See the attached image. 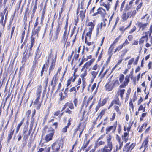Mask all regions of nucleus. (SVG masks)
Wrapping results in <instances>:
<instances>
[{
  "instance_id": "1",
  "label": "nucleus",
  "mask_w": 152,
  "mask_h": 152,
  "mask_svg": "<svg viewBox=\"0 0 152 152\" xmlns=\"http://www.w3.org/2000/svg\"><path fill=\"white\" fill-rule=\"evenodd\" d=\"M112 137L108 135L106 137L107 145H105L102 149V152H111L113 149V144L111 142Z\"/></svg>"
},
{
  "instance_id": "2",
  "label": "nucleus",
  "mask_w": 152,
  "mask_h": 152,
  "mask_svg": "<svg viewBox=\"0 0 152 152\" xmlns=\"http://www.w3.org/2000/svg\"><path fill=\"white\" fill-rule=\"evenodd\" d=\"M41 90L40 88H39L37 92V98L34 102V104L37 105V108L38 109H39L41 106L42 100L40 99V94Z\"/></svg>"
},
{
  "instance_id": "3",
  "label": "nucleus",
  "mask_w": 152,
  "mask_h": 152,
  "mask_svg": "<svg viewBox=\"0 0 152 152\" xmlns=\"http://www.w3.org/2000/svg\"><path fill=\"white\" fill-rule=\"evenodd\" d=\"M63 142L62 141H60L58 142H56L51 145V148L53 150L52 152H57L61 146L62 147Z\"/></svg>"
},
{
  "instance_id": "4",
  "label": "nucleus",
  "mask_w": 152,
  "mask_h": 152,
  "mask_svg": "<svg viewBox=\"0 0 152 152\" xmlns=\"http://www.w3.org/2000/svg\"><path fill=\"white\" fill-rule=\"evenodd\" d=\"M130 142L127 143L123 148V151L125 152H131V151L133 149L135 145L133 143L129 145Z\"/></svg>"
},
{
  "instance_id": "5",
  "label": "nucleus",
  "mask_w": 152,
  "mask_h": 152,
  "mask_svg": "<svg viewBox=\"0 0 152 152\" xmlns=\"http://www.w3.org/2000/svg\"><path fill=\"white\" fill-rule=\"evenodd\" d=\"M97 12L94 13L92 16H95L99 14L102 17H104L106 14L105 10L102 7L99 8L97 10Z\"/></svg>"
},
{
  "instance_id": "6",
  "label": "nucleus",
  "mask_w": 152,
  "mask_h": 152,
  "mask_svg": "<svg viewBox=\"0 0 152 152\" xmlns=\"http://www.w3.org/2000/svg\"><path fill=\"white\" fill-rule=\"evenodd\" d=\"M56 54H55L54 55L53 54H50V58L51 59L52 61V63L51 65L49 68V73L50 72V71L53 70V64L54 63H55L56 59Z\"/></svg>"
},
{
  "instance_id": "7",
  "label": "nucleus",
  "mask_w": 152,
  "mask_h": 152,
  "mask_svg": "<svg viewBox=\"0 0 152 152\" xmlns=\"http://www.w3.org/2000/svg\"><path fill=\"white\" fill-rule=\"evenodd\" d=\"M54 130L53 128H50L48 130V141L52 140L54 134Z\"/></svg>"
},
{
  "instance_id": "8",
  "label": "nucleus",
  "mask_w": 152,
  "mask_h": 152,
  "mask_svg": "<svg viewBox=\"0 0 152 152\" xmlns=\"http://www.w3.org/2000/svg\"><path fill=\"white\" fill-rule=\"evenodd\" d=\"M114 88V87L112 83H111L110 81L107 83L105 86V88L106 90L108 91H111Z\"/></svg>"
},
{
  "instance_id": "9",
  "label": "nucleus",
  "mask_w": 152,
  "mask_h": 152,
  "mask_svg": "<svg viewBox=\"0 0 152 152\" xmlns=\"http://www.w3.org/2000/svg\"><path fill=\"white\" fill-rule=\"evenodd\" d=\"M99 70H98L96 71H92L91 72V82L92 83L94 81V79L96 78L97 75Z\"/></svg>"
},
{
  "instance_id": "10",
  "label": "nucleus",
  "mask_w": 152,
  "mask_h": 152,
  "mask_svg": "<svg viewBox=\"0 0 152 152\" xmlns=\"http://www.w3.org/2000/svg\"><path fill=\"white\" fill-rule=\"evenodd\" d=\"M40 30V28L39 26L37 27L34 28V29L32 31V36L36 35L38 36V33Z\"/></svg>"
},
{
  "instance_id": "11",
  "label": "nucleus",
  "mask_w": 152,
  "mask_h": 152,
  "mask_svg": "<svg viewBox=\"0 0 152 152\" xmlns=\"http://www.w3.org/2000/svg\"><path fill=\"white\" fill-rule=\"evenodd\" d=\"M136 25H137L139 27L140 29V28H142V30H143V29L145 28L147 25V23H143L142 22H137L136 23Z\"/></svg>"
},
{
  "instance_id": "12",
  "label": "nucleus",
  "mask_w": 152,
  "mask_h": 152,
  "mask_svg": "<svg viewBox=\"0 0 152 152\" xmlns=\"http://www.w3.org/2000/svg\"><path fill=\"white\" fill-rule=\"evenodd\" d=\"M100 5L102 6L105 7L107 11H109L110 9L109 4L108 1L107 2H101Z\"/></svg>"
},
{
  "instance_id": "13",
  "label": "nucleus",
  "mask_w": 152,
  "mask_h": 152,
  "mask_svg": "<svg viewBox=\"0 0 152 152\" xmlns=\"http://www.w3.org/2000/svg\"><path fill=\"white\" fill-rule=\"evenodd\" d=\"M148 138H147L145 139V140L144 141L142 144V146L140 147V149L142 148L143 147H144L145 148L144 150H145L146 148L148 147Z\"/></svg>"
},
{
  "instance_id": "14",
  "label": "nucleus",
  "mask_w": 152,
  "mask_h": 152,
  "mask_svg": "<svg viewBox=\"0 0 152 152\" xmlns=\"http://www.w3.org/2000/svg\"><path fill=\"white\" fill-rule=\"evenodd\" d=\"M39 47H38L37 50L36 52V56L35 58V59H37L40 58L41 55V52L39 50Z\"/></svg>"
},
{
  "instance_id": "15",
  "label": "nucleus",
  "mask_w": 152,
  "mask_h": 152,
  "mask_svg": "<svg viewBox=\"0 0 152 152\" xmlns=\"http://www.w3.org/2000/svg\"><path fill=\"white\" fill-rule=\"evenodd\" d=\"M116 126H111L107 128L106 129V134H107L108 132H110L112 130H113V132L115 130Z\"/></svg>"
},
{
  "instance_id": "16",
  "label": "nucleus",
  "mask_w": 152,
  "mask_h": 152,
  "mask_svg": "<svg viewBox=\"0 0 152 152\" xmlns=\"http://www.w3.org/2000/svg\"><path fill=\"white\" fill-rule=\"evenodd\" d=\"M116 98L113 101V102L114 104L118 105L119 106H120L121 105V104L120 103L118 97V96H116Z\"/></svg>"
},
{
  "instance_id": "17",
  "label": "nucleus",
  "mask_w": 152,
  "mask_h": 152,
  "mask_svg": "<svg viewBox=\"0 0 152 152\" xmlns=\"http://www.w3.org/2000/svg\"><path fill=\"white\" fill-rule=\"evenodd\" d=\"M94 26L95 24L94 23L91 22L88 23L87 25V26H90L89 28V30L92 31L94 28Z\"/></svg>"
},
{
  "instance_id": "18",
  "label": "nucleus",
  "mask_w": 152,
  "mask_h": 152,
  "mask_svg": "<svg viewBox=\"0 0 152 152\" xmlns=\"http://www.w3.org/2000/svg\"><path fill=\"white\" fill-rule=\"evenodd\" d=\"M107 101V99L105 98L103 99L102 101H101L100 100L99 101L98 103L100 106H102L106 104Z\"/></svg>"
},
{
  "instance_id": "19",
  "label": "nucleus",
  "mask_w": 152,
  "mask_h": 152,
  "mask_svg": "<svg viewBox=\"0 0 152 152\" xmlns=\"http://www.w3.org/2000/svg\"><path fill=\"white\" fill-rule=\"evenodd\" d=\"M113 50V48H109V49L108 53L109 55V57L107 59V60L108 61H110L111 58L112 56V52Z\"/></svg>"
},
{
  "instance_id": "20",
  "label": "nucleus",
  "mask_w": 152,
  "mask_h": 152,
  "mask_svg": "<svg viewBox=\"0 0 152 152\" xmlns=\"http://www.w3.org/2000/svg\"><path fill=\"white\" fill-rule=\"evenodd\" d=\"M86 9H85L84 11H81L80 12L79 15H80L82 20L85 17Z\"/></svg>"
},
{
  "instance_id": "21",
  "label": "nucleus",
  "mask_w": 152,
  "mask_h": 152,
  "mask_svg": "<svg viewBox=\"0 0 152 152\" xmlns=\"http://www.w3.org/2000/svg\"><path fill=\"white\" fill-rule=\"evenodd\" d=\"M105 113V111L104 110H102V111L100 112V113L99 114L98 117L96 118L95 121L98 120V118H99V119H101L102 117V116L104 115Z\"/></svg>"
},
{
  "instance_id": "22",
  "label": "nucleus",
  "mask_w": 152,
  "mask_h": 152,
  "mask_svg": "<svg viewBox=\"0 0 152 152\" xmlns=\"http://www.w3.org/2000/svg\"><path fill=\"white\" fill-rule=\"evenodd\" d=\"M130 76V75H126L125 78V80L123 82L127 86L129 81Z\"/></svg>"
},
{
  "instance_id": "23",
  "label": "nucleus",
  "mask_w": 152,
  "mask_h": 152,
  "mask_svg": "<svg viewBox=\"0 0 152 152\" xmlns=\"http://www.w3.org/2000/svg\"><path fill=\"white\" fill-rule=\"evenodd\" d=\"M118 144H117L116 146V149L118 150H120L121 149L123 146V142H118Z\"/></svg>"
},
{
  "instance_id": "24",
  "label": "nucleus",
  "mask_w": 152,
  "mask_h": 152,
  "mask_svg": "<svg viewBox=\"0 0 152 152\" xmlns=\"http://www.w3.org/2000/svg\"><path fill=\"white\" fill-rule=\"evenodd\" d=\"M102 26V23L101 22L100 25H98L96 29V35L97 36L99 35V29H101Z\"/></svg>"
},
{
  "instance_id": "25",
  "label": "nucleus",
  "mask_w": 152,
  "mask_h": 152,
  "mask_svg": "<svg viewBox=\"0 0 152 152\" xmlns=\"http://www.w3.org/2000/svg\"><path fill=\"white\" fill-rule=\"evenodd\" d=\"M134 61V58H132L129 60L127 66L128 69H129L131 67V65Z\"/></svg>"
},
{
  "instance_id": "26",
  "label": "nucleus",
  "mask_w": 152,
  "mask_h": 152,
  "mask_svg": "<svg viewBox=\"0 0 152 152\" xmlns=\"http://www.w3.org/2000/svg\"><path fill=\"white\" fill-rule=\"evenodd\" d=\"M86 83L85 81H83L82 83V88L80 90V91L81 93H83V92L84 89L86 86Z\"/></svg>"
},
{
  "instance_id": "27",
  "label": "nucleus",
  "mask_w": 152,
  "mask_h": 152,
  "mask_svg": "<svg viewBox=\"0 0 152 152\" xmlns=\"http://www.w3.org/2000/svg\"><path fill=\"white\" fill-rule=\"evenodd\" d=\"M112 83L114 87L117 86L119 85V81L118 80H114Z\"/></svg>"
},
{
  "instance_id": "28",
  "label": "nucleus",
  "mask_w": 152,
  "mask_h": 152,
  "mask_svg": "<svg viewBox=\"0 0 152 152\" xmlns=\"http://www.w3.org/2000/svg\"><path fill=\"white\" fill-rule=\"evenodd\" d=\"M14 132V130H11L9 132L8 135V140H10L12 138Z\"/></svg>"
},
{
  "instance_id": "29",
  "label": "nucleus",
  "mask_w": 152,
  "mask_h": 152,
  "mask_svg": "<svg viewBox=\"0 0 152 152\" xmlns=\"http://www.w3.org/2000/svg\"><path fill=\"white\" fill-rule=\"evenodd\" d=\"M120 37V36H119V37H118L116 38L115 39L113 43L112 44H111V45H110V48H113V49L114 47H113V46L114 45V44L115 43H116V42H118V40L119 39Z\"/></svg>"
},
{
  "instance_id": "30",
  "label": "nucleus",
  "mask_w": 152,
  "mask_h": 152,
  "mask_svg": "<svg viewBox=\"0 0 152 152\" xmlns=\"http://www.w3.org/2000/svg\"><path fill=\"white\" fill-rule=\"evenodd\" d=\"M123 20L124 21L126 20L128 18L126 15V13L125 12H124L121 16Z\"/></svg>"
},
{
  "instance_id": "31",
  "label": "nucleus",
  "mask_w": 152,
  "mask_h": 152,
  "mask_svg": "<svg viewBox=\"0 0 152 152\" xmlns=\"http://www.w3.org/2000/svg\"><path fill=\"white\" fill-rule=\"evenodd\" d=\"M68 20V18H67L66 20V24L64 27V28L65 29V31L64 33V37L65 38H65L66 37V30L67 29V26H68V23H67Z\"/></svg>"
},
{
  "instance_id": "32",
  "label": "nucleus",
  "mask_w": 152,
  "mask_h": 152,
  "mask_svg": "<svg viewBox=\"0 0 152 152\" xmlns=\"http://www.w3.org/2000/svg\"><path fill=\"white\" fill-rule=\"evenodd\" d=\"M69 91L70 92H73L74 96H76L77 93V91L76 90V88L75 87H73L72 88H71L70 89Z\"/></svg>"
},
{
  "instance_id": "33",
  "label": "nucleus",
  "mask_w": 152,
  "mask_h": 152,
  "mask_svg": "<svg viewBox=\"0 0 152 152\" xmlns=\"http://www.w3.org/2000/svg\"><path fill=\"white\" fill-rule=\"evenodd\" d=\"M119 80L120 83L123 82L124 80V76L123 74H120L119 75Z\"/></svg>"
},
{
  "instance_id": "34",
  "label": "nucleus",
  "mask_w": 152,
  "mask_h": 152,
  "mask_svg": "<svg viewBox=\"0 0 152 152\" xmlns=\"http://www.w3.org/2000/svg\"><path fill=\"white\" fill-rule=\"evenodd\" d=\"M4 15H0V23H1L3 26H4V24L5 23H3V20H4Z\"/></svg>"
},
{
  "instance_id": "35",
  "label": "nucleus",
  "mask_w": 152,
  "mask_h": 152,
  "mask_svg": "<svg viewBox=\"0 0 152 152\" xmlns=\"http://www.w3.org/2000/svg\"><path fill=\"white\" fill-rule=\"evenodd\" d=\"M31 131H32V129H31L29 130L27 135H26V132H27V130H26L24 131L23 132L24 136H26L27 137H28L30 135V134L31 133Z\"/></svg>"
},
{
  "instance_id": "36",
  "label": "nucleus",
  "mask_w": 152,
  "mask_h": 152,
  "mask_svg": "<svg viewBox=\"0 0 152 152\" xmlns=\"http://www.w3.org/2000/svg\"><path fill=\"white\" fill-rule=\"evenodd\" d=\"M132 7V6L128 4H126L125 8V11H128Z\"/></svg>"
},
{
  "instance_id": "37",
  "label": "nucleus",
  "mask_w": 152,
  "mask_h": 152,
  "mask_svg": "<svg viewBox=\"0 0 152 152\" xmlns=\"http://www.w3.org/2000/svg\"><path fill=\"white\" fill-rule=\"evenodd\" d=\"M136 10H132L130 12H131V16L132 17V18H134V17L135 15L137 13Z\"/></svg>"
},
{
  "instance_id": "38",
  "label": "nucleus",
  "mask_w": 152,
  "mask_h": 152,
  "mask_svg": "<svg viewBox=\"0 0 152 152\" xmlns=\"http://www.w3.org/2000/svg\"><path fill=\"white\" fill-rule=\"evenodd\" d=\"M66 104H67L68 106L71 109H73L74 108L73 104L72 103H66Z\"/></svg>"
},
{
  "instance_id": "39",
  "label": "nucleus",
  "mask_w": 152,
  "mask_h": 152,
  "mask_svg": "<svg viewBox=\"0 0 152 152\" xmlns=\"http://www.w3.org/2000/svg\"><path fill=\"white\" fill-rule=\"evenodd\" d=\"M99 139H98V141L97 142V143L96 144V146H99L100 145H104V142L102 141H99Z\"/></svg>"
},
{
  "instance_id": "40",
  "label": "nucleus",
  "mask_w": 152,
  "mask_h": 152,
  "mask_svg": "<svg viewBox=\"0 0 152 152\" xmlns=\"http://www.w3.org/2000/svg\"><path fill=\"white\" fill-rule=\"evenodd\" d=\"M84 0H83L81 2V8L82 9H85L86 8V5L85 4L84 1Z\"/></svg>"
},
{
  "instance_id": "41",
  "label": "nucleus",
  "mask_w": 152,
  "mask_h": 152,
  "mask_svg": "<svg viewBox=\"0 0 152 152\" xmlns=\"http://www.w3.org/2000/svg\"><path fill=\"white\" fill-rule=\"evenodd\" d=\"M145 107H143V106L142 105H141L138 108V111H140L142 110L143 112H144L145 111Z\"/></svg>"
},
{
  "instance_id": "42",
  "label": "nucleus",
  "mask_w": 152,
  "mask_h": 152,
  "mask_svg": "<svg viewBox=\"0 0 152 152\" xmlns=\"http://www.w3.org/2000/svg\"><path fill=\"white\" fill-rule=\"evenodd\" d=\"M87 74L86 69L84 71V73L81 74V78H83L85 77L86 76Z\"/></svg>"
},
{
  "instance_id": "43",
  "label": "nucleus",
  "mask_w": 152,
  "mask_h": 152,
  "mask_svg": "<svg viewBox=\"0 0 152 152\" xmlns=\"http://www.w3.org/2000/svg\"><path fill=\"white\" fill-rule=\"evenodd\" d=\"M142 1L140 2L139 4L137 6V7H136V10L138 11H139V10L140 9L142 5Z\"/></svg>"
},
{
  "instance_id": "44",
  "label": "nucleus",
  "mask_w": 152,
  "mask_h": 152,
  "mask_svg": "<svg viewBox=\"0 0 152 152\" xmlns=\"http://www.w3.org/2000/svg\"><path fill=\"white\" fill-rule=\"evenodd\" d=\"M115 109L118 114H121V113L119 110V107L118 106H115Z\"/></svg>"
},
{
  "instance_id": "45",
  "label": "nucleus",
  "mask_w": 152,
  "mask_h": 152,
  "mask_svg": "<svg viewBox=\"0 0 152 152\" xmlns=\"http://www.w3.org/2000/svg\"><path fill=\"white\" fill-rule=\"evenodd\" d=\"M90 141V140H88V141H87L86 142L85 144H84L82 147V149H84L85 148H86L87 145H88V144L89 143V142Z\"/></svg>"
},
{
  "instance_id": "46",
  "label": "nucleus",
  "mask_w": 152,
  "mask_h": 152,
  "mask_svg": "<svg viewBox=\"0 0 152 152\" xmlns=\"http://www.w3.org/2000/svg\"><path fill=\"white\" fill-rule=\"evenodd\" d=\"M125 3V1L124 0L123 2L122 3L120 7V11H122L123 10V8L124 7V5Z\"/></svg>"
},
{
  "instance_id": "47",
  "label": "nucleus",
  "mask_w": 152,
  "mask_h": 152,
  "mask_svg": "<svg viewBox=\"0 0 152 152\" xmlns=\"http://www.w3.org/2000/svg\"><path fill=\"white\" fill-rule=\"evenodd\" d=\"M145 37H142L140 39L139 44H143L144 42Z\"/></svg>"
},
{
  "instance_id": "48",
  "label": "nucleus",
  "mask_w": 152,
  "mask_h": 152,
  "mask_svg": "<svg viewBox=\"0 0 152 152\" xmlns=\"http://www.w3.org/2000/svg\"><path fill=\"white\" fill-rule=\"evenodd\" d=\"M56 77L54 76L53 77V79L51 81V85L52 86H53V85L55 84L56 82Z\"/></svg>"
},
{
  "instance_id": "49",
  "label": "nucleus",
  "mask_w": 152,
  "mask_h": 152,
  "mask_svg": "<svg viewBox=\"0 0 152 152\" xmlns=\"http://www.w3.org/2000/svg\"><path fill=\"white\" fill-rule=\"evenodd\" d=\"M123 46H122L121 45L118 46V47H117L115 50L114 51V53H115L117 51L120 50L121 49L123 48Z\"/></svg>"
},
{
  "instance_id": "50",
  "label": "nucleus",
  "mask_w": 152,
  "mask_h": 152,
  "mask_svg": "<svg viewBox=\"0 0 152 152\" xmlns=\"http://www.w3.org/2000/svg\"><path fill=\"white\" fill-rule=\"evenodd\" d=\"M47 65V64H44L43 66V67L42 68V71H41V76H42L43 75V72L44 70L45 69V65Z\"/></svg>"
},
{
  "instance_id": "51",
  "label": "nucleus",
  "mask_w": 152,
  "mask_h": 152,
  "mask_svg": "<svg viewBox=\"0 0 152 152\" xmlns=\"http://www.w3.org/2000/svg\"><path fill=\"white\" fill-rule=\"evenodd\" d=\"M34 42V39H33V40H32L31 41V43L30 44V45L29 46V48L30 51H31L32 50V48L33 47Z\"/></svg>"
},
{
  "instance_id": "52",
  "label": "nucleus",
  "mask_w": 152,
  "mask_h": 152,
  "mask_svg": "<svg viewBox=\"0 0 152 152\" xmlns=\"http://www.w3.org/2000/svg\"><path fill=\"white\" fill-rule=\"evenodd\" d=\"M129 106L130 107L132 108V110H133L134 107V105H133V103H132V100H130V101L129 102Z\"/></svg>"
},
{
  "instance_id": "53",
  "label": "nucleus",
  "mask_w": 152,
  "mask_h": 152,
  "mask_svg": "<svg viewBox=\"0 0 152 152\" xmlns=\"http://www.w3.org/2000/svg\"><path fill=\"white\" fill-rule=\"evenodd\" d=\"M92 31L89 30V32H87L86 34V36L90 38L92 33Z\"/></svg>"
},
{
  "instance_id": "54",
  "label": "nucleus",
  "mask_w": 152,
  "mask_h": 152,
  "mask_svg": "<svg viewBox=\"0 0 152 152\" xmlns=\"http://www.w3.org/2000/svg\"><path fill=\"white\" fill-rule=\"evenodd\" d=\"M81 123L79 124V126H78V128H77L76 129H75L74 130V132L73 134V135H75L77 133V131L78 130V129L80 128V126L81 125Z\"/></svg>"
},
{
  "instance_id": "55",
  "label": "nucleus",
  "mask_w": 152,
  "mask_h": 152,
  "mask_svg": "<svg viewBox=\"0 0 152 152\" xmlns=\"http://www.w3.org/2000/svg\"><path fill=\"white\" fill-rule=\"evenodd\" d=\"M68 128V126H66L63 128L62 130V132L63 133H65L66 132L67 129Z\"/></svg>"
},
{
  "instance_id": "56",
  "label": "nucleus",
  "mask_w": 152,
  "mask_h": 152,
  "mask_svg": "<svg viewBox=\"0 0 152 152\" xmlns=\"http://www.w3.org/2000/svg\"><path fill=\"white\" fill-rule=\"evenodd\" d=\"M136 29V28L135 26H134L131 30L129 32V33L131 34Z\"/></svg>"
},
{
  "instance_id": "57",
  "label": "nucleus",
  "mask_w": 152,
  "mask_h": 152,
  "mask_svg": "<svg viewBox=\"0 0 152 152\" xmlns=\"http://www.w3.org/2000/svg\"><path fill=\"white\" fill-rule=\"evenodd\" d=\"M15 27L13 26L11 29V36H10L11 38L12 37V35H13V32H14V30L15 29Z\"/></svg>"
},
{
  "instance_id": "58",
  "label": "nucleus",
  "mask_w": 152,
  "mask_h": 152,
  "mask_svg": "<svg viewBox=\"0 0 152 152\" xmlns=\"http://www.w3.org/2000/svg\"><path fill=\"white\" fill-rule=\"evenodd\" d=\"M129 42L128 41L127 39H126L125 42L123 43L122 45H121L122 46H123V47L125 46L126 45L129 44Z\"/></svg>"
},
{
  "instance_id": "59",
  "label": "nucleus",
  "mask_w": 152,
  "mask_h": 152,
  "mask_svg": "<svg viewBox=\"0 0 152 152\" xmlns=\"http://www.w3.org/2000/svg\"><path fill=\"white\" fill-rule=\"evenodd\" d=\"M115 113H114L113 114L112 118H111L110 119L111 121H113L114 120L115 118Z\"/></svg>"
},
{
  "instance_id": "60",
  "label": "nucleus",
  "mask_w": 152,
  "mask_h": 152,
  "mask_svg": "<svg viewBox=\"0 0 152 152\" xmlns=\"http://www.w3.org/2000/svg\"><path fill=\"white\" fill-rule=\"evenodd\" d=\"M96 84L95 83H94L92 85V86L91 88V89L92 91H93V90L95 89V88L96 87Z\"/></svg>"
},
{
  "instance_id": "61",
  "label": "nucleus",
  "mask_w": 152,
  "mask_h": 152,
  "mask_svg": "<svg viewBox=\"0 0 152 152\" xmlns=\"http://www.w3.org/2000/svg\"><path fill=\"white\" fill-rule=\"evenodd\" d=\"M118 5H119V1H118V0H117L116 1V3H115V10H116V8H117V7L118 6Z\"/></svg>"
},
{
  "instance_id": "62",
  "label": "nucleus",
  "mask_w": 152,
  "mask_h": 152,
  "mask_svg": "<svg viewBox=\"0 0 152 152\" xmlns=\"http://www.w3.org/2000/svg\"><path fill=\"white\" fill-rule=\"evenodd\" d=\"M79 55L78 54H75L74 56L73 57L76 60H77L78 59V58L79 57Z\"/></svg>"
},
{
  "instance_id": "63",
  "label": "nucleus",
  "mask_w": 152,
  "mask_h": 152,
  "mask_svg": "<svg viewBox=\"0 0 152 152\" xmlns=\"http://www.w3.org/2000/svg\"><path fill=\"white\" fill-rule=\"evenodd\" d=\"M143 101V99L142 97H140L137 102L138 105H139Z\"/></svg>"
},
{
  "instance_id": "64",
  "label": "nucleus",
  "mask_w": 152,
  "mask_h": 152,
  "mask_svg": "<svg viewBox=\"0 0 152 152\" xmlns=\"http://www.w3.org/2000/svg\"><path fill=\"white\" fill-rule=\"evenodd\" d=\"M125 91V89H121L120 91V95H123Z\"/></svg>"
}]
</instances>
